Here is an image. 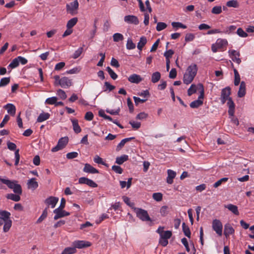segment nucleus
Wrapping results in <instances>:
<instances>
[{
  "mask_svg": "<svg viewBox=\"0 0 254 254\" xmlns=\"http://www.w3.org/2000/svg\"><path fill=\"white\" fill-rule=\"evenodd\" d=\"M10 213L5 210H0V219L3 220V221L10 220Z\"/></svg>",
  "mask_w": 254,
  "mask_h": 254,
  "instance_id": "25",
  "label": "nucleus"
},
{
  "mask_svg": "<svg viewBox=\"0 0 254 254\" xmlns=\"http://www.w3.org/2000/svg\"><path fill=\"white\" fill-rule=\"evenodd\" d=\"M64 208H57L54 210V213L55 215L54 217L55 220H57L59 218L68 216L69 213L63 210Z\"/></svg>",
  "mask_w": 254,
  "mask_h": 254,
  "instance_id": "12",
  "label": "nucleus"
},
{
  "mask_svg": "<svg viewBox=\"0 0 254 254\" xmlns=\"http://www.w3.org/2000/svg\"><path fill=\"white\" fill-rule=\"evenodd\" d=\"M197 90L199 91L198 84L197 85L192 84L188 90V95L190 96L195 93Z\"/></svg>",
  "mask_w": 254,
  "mask_h": 254,
  "instance_id": "29",
  "label": "nucleus"
},
{
  "mask_svg": "<svg viewBox=\"0 0 254 254\" xmlns=\"http://www.w3.org/2000/svg\"><path fill=\"white\" fill-rule=\"evenodd\" d=\"M128 159V157L127 155H123L116 158V163L118 164L121 165L125 161H127Z\"/></svg>",
  "mask_w": 254,
  "mask_h": 254,
  "instance_id": "31",
  "label": "nucleus"
},
{
  "mask_svg": "<svg viewBox=\"0 0 254 254\" xmlns=\"http://www.w3.org/2000/svg\"><path fill=\"white\" fill-rule=\"evenodd\" d=\"M236 29V26L230 25L225 28V30L224 31V33L227 34H230L232 33H234V32L235 31Z\"/></svg>",
  "mask_w": 254,
  "mask_h": 254,
  "instance_id": "43",
  "label": "nucleus"
},
{
  "mask_svg": "<svg viewBox=\"0 0 254 254\" xmlns=\"http://www.w3.org/2000/svg\"><path fill=\"white\" fill-rule=\"evenodd\" d=\"M129 124L134 129H138L140 127L141 124L140 122H135L134 121H130Z\"/></svg>",
  "mask_w": 254,
  "mask_h": 254,
  "instance_id": "49",
  "label": "nucleus"
},
{
  "mask_svg": "<svg viewBox=\"0 0 254 254\" xmlns=\"http://www.w3.org/2000/svg\"><path fill=\"white\" fill-rule=\"evenodd\" d=\"M4 108L7 110V113L12 116H14L16 112L15 106L10 103L7 104L4 106Z\"/></svg>",
  "mask_w": 254,
  "mask_h": 254,
  "instance_id": "21",
  "label": "nucleus"
},
{
  "mask_svg": "<svg viewBox=\"0 0 254 254\" xmlns=\"http://www.w3.org/2000/svg\"><path fill=\"white\" fill-rule=\"evenodd\" d=\"M198 68L195 64H190L187 68L183 77V82L186 84H190L196 75Z\"/></svg>",
  "mask_w": 254,
  "mask_h": 254,
  "instance_id": "2",
  "label": "nucleus"
},
{
  "mask_svg": "<svg viewBox=\"0 0 254 254\" xmlns=\"http://www.w3.org/2000/svg\"><path fill=\"white\" fill-rule=\"evenodd\" d=\"M234 72L235 76L234 84L235 86H238L240 83V75L236 69H234Z\"/></svg>",
  "mask_w": 254,
  "mask_h": 254,
  "instance_id": "36",
  "label": "nucleus"
},
{
  "mask_svg": "<svg viewBox=\"0 0 254 254\" xmlns=\"http://www.w3.org/2000/svg\"><path fill=\"white\" fill-rule=\"evenodd\" d=\"M147 43L146 38L144 36L140 37L139 42L137 43V48L140 50L142 51L143 47Z\"/></svg>",
  "mask_w": 254,
  "mask_h": 254,
  "instance_id": "28",
  "label": "nucleus"
},
{
  "mask_svg": "<svg viewBox=\"0 0 254 254\" xmlns=\"http://www.w3.org/2000/svg\"><path fill=\"white\" fill-rule=\"evenodd\" d=\"M198 88L200 95L198 97L197 99L201 100L203 99L204 94V87L202 84L198 83Z\"/></svg>",
  "mask_w": 254,
  "mask_h": 254,
  "instance_id": "41",
  "label": "nucleus"
},
{
  "mask_svg": "<svg viewBox=\"0 0 254 254\" xmlns=\"http://www.w3.org/2000/svg\"><path fill=\"white\" fill-rule=\"evenodd\" d=\"M128 80L131 83L137 84L142 80V78L139 75L132 74L128 77Z\"/></svg>",
  "mask_w": 254,
  "mask_h": 254,
  "instance_id": "17",
  "label": "nucleus"
},
{
  "mask_svg": "<svg viewBox=\"0 0 254 254\" xmlns=\"http://www.w3.org/2000/svg\"><path fill=\"white\" fill-rule=\"evenodd\" d=\"M229 57L236 63L240 64L241 63V60L240 58V53L239 51L235 50H229L228 51Z\"/></svg>",
  "mask_w": 254,
  "mask_h": 254,
  "instance_id": "9",
  "label": "nucleus"
},
{
  "mask_svg": "<svg viewBox=\"0 0 254 254\" xmlns=\"http://www.w3.org/2000/svg\"><path fill=\"white\" fill-rule=\"evenodd\" d=\"M203 104V101L199 99H197L190 103V107L191 108H197Z\"/></svg>",
  "mask_w": 254,
  "mask_h": 254,
  "instance_id": "32",
  "label": "nucleus"
},
{
  "mask_svg": "<svg viewBox=\"0 0 254 254\" xmlns=\"http://www.w3.org/2000/svg\"><path fill=\"white\" fill-rule=\"evenodd\" d=\"M78 153L76 152H71L66 154V158L68 159H72L76 158L78 156Z\"/></svg>",
  "mask_w": 254,
  "mask_h": 254,
  "instance_id": "61",
  "label": "nucleus"
},
{
  "mask_svg": "<svg viewBox=\"0 0 254 254\" xmlns=\"http://www.w3.org/2000/svg\"><path fill=\"white\" fill-rule=\"evenodd\" d=\"M172 233L170 231H166L160 236L159 239V244L163 246H166L168 244V240L172 236Z\"/></svg>",
  "mask_w": 254,
  "mask_h": 254,
  "instance_id": "8",
  "label": "nucleus"
},
{
  "mask_svg": "<svg viewBox=\"0 0 254 254\" xmlns=\"http://www.w3.org/2000/svg\"><path fill=\"white\" fill-rule=\"evenodd\" d=\"M94 162L98 164H102L106 165V164L104 162L103 159L99 157L98 155H96L93 159Z\"/></svg>",
  "mask_w": 254,
  "mask_h": 254,
  "instance_id": "54",
  "label": "nucleus"
},
{
  "mask_svg": "<svg viewBox=\"0 0 254 254\" xmlns=\"http://www.w3.org/2000/svg\"><path fill=\"white\" fill-rule=\"evenodd\" d=\"M171 24L173 28H182L183 29L187 28L186 25H185L179 22H172Z\"/></svg>",
  "mask_w": 254,
  "mask_h": 254,
  "instance_id": "47",
  "label": "nucleus"
},
{
  "mask_svg": "<svg viewBox=\"0 0 254 254\" xmlns=\"http://www.w3.org/2000/svg\"><path fill=\"white\" fill-rule=\"evenodd\" d=\"M12 226V221L10 220H7V221H4V225L3 227V231L5 233L8 232Z\"/></svg>",
  "mask_w": 254,
  "mask_h": 254,
  "instance_id": "34",
  "label": "nucleus"
},
{
  "mask_svg": "<svg viewBox=\"0 0 254 254\" xmlns=\"http://www.w3.org/2000/svg\"><path fill=\"white\" fill-rule=\"evenodd\" d=\"M113 41L115 42L122 41L124 40V36L119 33H116L113 35Z\"/></svg>",
  "mask_w": 254,
  "mask_h": 254,
  "instance_id": "40",
  "label": "nucleus"
},
{
  "mask_svg": "<svg viewBox=\"0 0 254 254\" xmlns=\"http://www.w3.org/2000/svg\"><path fill=\"white\" fill-rule=\"evenodd\" d=\"M0 182L6 185L9 189L13 190L16 194L9 193L6 196V198L14 201H18L20 200V194L22 193V189L20 185L17 184L16 181H11L7 179H3L0 177Z\"/></svg>",
  "mask_w": 254,
  "mask_h": 254,
  "instance_id": "1",
  "label": "nucleus"
},
{
  "mask_svg": "<svg viewBox=\"0 0 254 254\" xmlns=\"http://www.w3.org/2000/svg\"><path fill=\"white\" fill-rule=\"evenodd\" d=\"M78 183L80 184H86L92 188L97 187V184L93 181L85 177L80 178L78 180Z\"/></svg>",
  "mask_w": 254,
  "mask_h": 254,
  "instance_id": "14",
  "label": "nucleus"
},
{
  "mask_svg": "<svg viewBox=\"0 0 254 254\" xmlns=\"http://www.w3.org/2000/svg\"><path fill=\"white\" fill-rule=\"evenodd\" d=\"M216 46L220 49L223 48L228 45V41L225 39H218L216 41Z\"/></svg>",
  "mask_w": 254,
  "mask_h": 254,
  "instance_id": "23",
  "label": "nucleus"
},
{
  "mask_svg": "<svg viewBox=\"0 0 254 254\" xmlns=\"http://www.w3.org/2000/svg\"><path fill=\"white\" fill-rule=\"evenodd\" d=\"M19 64V63L18 60L17 59V57L13 59L10 64H9V66L11 68H14L17 67Z\"/></svg>",
  "mask_w": 254,
  "mask_h": 254,
  "instance_id": "57",
  "label": "nucleus"
},
{
  "mask_svg": "<svg viewBox=\"0 0 254 254\" xmlns=\"http://www.w3.org/2000/svg\"><path fill=\"white\" fill-rule=\"evenodd\" d=\"M54 78L55 80L54 84L56 86L60 85L62 88H66L72 85L71 80L66 77L60 78L59 75H56Z\"/></svg>",
  "mask_w": 254,
  "mask_h": 254,
  "instance_id": "3",
  "label": "nucleus"
},
{
  "mask_svg": "<svg viewBox=\"0 0 254 254\" xmlns=\"http://www.w3.org/2000/svg\"><path fill=\"white\" fill-rule=\"evenodd\" d=\"M104 85L106 87V89L104 90V91H106L108 90L109 91H111L115 88V86L111 85L109 82H105L104 83Z\"/></svg>",
  "mask_w": 254,
  "mask_h": 254,
  "instance_id": "60",
  "label": "nucleus"
},
{
  "mask_svg": "<svg viewBox=\"0 0 254 254\" xmlns=\"http://www.w3.org/2000/svg\"><path fill=\"white\" fill-rule=\"evenodd\" d=\"M76 250L73 247H67L64 249L61 254H73L75 253Z\"/></svg>",
  "mask_w": 254,
  "mask_h": 254,
  "instance_id": "38",
  "label": "nucleus"
},
{
  "mask_svg": "<svg viewBox=\"0 0 254 254\" xmlns=\"http://www.w3.org/2000/svg\"><path fill=\"white\" fill-rule=\"evenodd\" d=\"M152 197L155 200L160 201L162 199L163 195L160 192H155L153 194Z\"/></svg>",
  "mask_w": 254,
  "mask_h": 254,
  "instance_id": "53",
  "label": "nucleus"
},
{
  "mask_svg": "<svg viewBox=\"0 0 254 254\" xmlns=\"http://www.w3.org/2000/svg\"><path fill=\"white\" fill-rule=\"evenodd\" d=\"M211 12L215 14H219L222 12V7L221 6H214Z\"/></svg>",
  "mask_w": 254,
  "mask_h": 254,
  "instance_id": "55",
  "label": "nucleus"
},
{
  "mask_svg": "<svg viewBox=\"0 0 254 254\" xmlns=\"http://www.w3.org/2000/svg\"><path fill=\"white\" fill-rule=\"evenodd\" d=\"M231 94V88L229 87H226L223 88L221 93L220 100L222 104H224L227 100H229Z\"/></svg>",
  "mask_w": 254,
  "mask_h": 254,
  "instance_id": "10",
  "label": "nucleus"
},
{
  "mask_svg": "<svg viewBox=\"0 0 254 254\" xmlns=\"http://www.w3.org/2000/svg\"><path fill=\"white\" fill-rule=\"evenodd\" d=\"M246 94V83L244 81H242L240 83V86L239 91L238 92V96L242 98Z\"/></svg>",
  "mask_w": 254,
  "mask_h": 254,
  "instance_id": "20",
  "label": "nucleus"
},
{
  "mask_svg": "<svg viewBox=\"0 0 254 254\" xmlns=\"http://www.w3.org/2000/svg\"><path fill=\"white\" fill-rule=\"evenodd\" d=\"M112 170L118 174H122L123 173V169L119 166L114 165L112 166Z\"/></svg>",
  "mask_w": 254,
  "mask_h": 254,
  "instance_id": "63",
  "label": "nucleus"
},
{
  "mask_svg": "<svg viewBox=\"0 0 254 254\" xmlns=\"http://www.w3.org/2000/svg\"><path fill=\"white\" fill-rule=\"evenodd\" d=\"M224 207L228 209L230 211L236 215H239V212L237 206L233 204H228L224 205Z\"/></svg>",
  "mask_w": 254,
  "mask_h": 254,
  "instance_id": "19",
  "label": "nucleus"
},
{
  "mask_svg": "<svg viewBox=\"0 0 254 254\" xmlns=\"http://www.w3.org/2000/svg\"><path fill=\"white\" fill-rule=\"evenodd\" d=\"M10 82V77H4L0 80V87L5 86Z\"/></svg>",
  "mask_w": 254,
  "mask_h": 254,
  "instance_id": "51",
  "label": "nucleus"
},
{
  "mask_svg": "<svg viewBox=\"0 0 254 254\" xmlns=\"http://www.w3.org/2000/svg\"><path fill=\"white\" fill-rule=\"evenodd\" d=\"M226 5L230 7L237 8L239 6L238 2L235 0H229L227 2Z\"/></svg>",
  "mask_w": 254,
  "mask_h": 254,
  "instance_id": "46",
  "label": "nucleus"
},
{
  "mask_svg": "<svg viewBox=\"0 0 254 254\" xmlns=\"http://www.w3.org/2000/svg\"><path fill=\"white\" fill-rule=\"evenodd\" d=\"M83 171L90 174H96L99 173V171L92 166L89 164H85L83 168Z\"/></svg>",
  "mask_w": 254,
  "mask_h": 254,
  "instance_id": "16",
  "label": "nucleus"
},
{
  "mask_svg": "<svg viewBox=\"0 0 254 254\" xmlns=\"http://www.w3.org/2000/svg\"><path fill=\"white\" fill-rule=\"evenodd\" d=\"M35 178H32L28 180L27 182L28 188L29 189L35 190L38 187V183L36 182Z\"/></svg>",
  "mask_w": 254,
  "mask_h": 254,
  "instance_id": "22",
  "label": "nucleus"
},
{
  "mask_svg": "<svg viewBox=\"0 0 254 254\" xmlns=\"http://www.w3.org/2000/svg\"><path fill=\"white\" fill-rule=\"evenodd\" d=\"M134 211L136 216L143 221H151L146 210L139 208H134Z\"/></svg>",
  "mask_w": 254,
  "mask_h": 254,
  "instance_id": "5",
  "label": "nucleus"
},
{
  "mask_svg": "<svg viewBox=\"0 0 254 254\" xmlns=\"http://www.w3.org/2000/svg\"><path fill=\"white\" fill-rule=\"evenodd\" d=\"M58 98L56 97L48 98L46 100L45 103L49 105H55Z\"/></svg>",
  "mask_w": 254,
  "mask_h": 254,
  "instance_id": "48",
  "label": "nucleus"
},
{
  "mask_svg": "<svg viewBox=\"0 0 254 254\" xmlns=\"http://www.w3.org/2000/svg\"><path fill=\"white\" fill-rule=\"evenodd\" d=\"M136 45L132 42V39L130 38H128L127 40L126 48L127 50H133L135 48Z\"/></svg>",
  "mask_w": 254,
  "mask_h": 254,
  "instance_id": "37",
  "label": "nucleus"
},
{
  "mask_svg": "<svg viewBox=\"0 0 254 254\" xmlns=\"http://www.w3.org/2000/svg\"><path fill=\"white\" fill-rule=\"evenodd\" d=\"M195 36L192 33H187L185 36V41L187 42L192 41L194 40Z\"/></svg>",
  "mask_w": 254,
  "mask_h": 254,
  "instance_id": "58",
  "label": "nucleus"
},
{
  "mask_svg": "<svg viewBox=\"0 0 254 254\" xmlns=\"http://www.w3.org/2000/svg\"><path fill=\"white\" fill-rule=\"evenodd\" d=\"M124 21L128 24L138 25L139 20L137 16L133 15H128L124 17Z\"/></svg>",
  "mask_w": 254,
  "mask_h": 254,
  "instance_id": "13",
  "label": "nucleus"
},
{
  "mask_svg": "<svg viewBox=\"0 0 254 254\" xmlns=\"http://www.w3.org/2000/svg\"><path fill=\"white\" fill-rule=\"evenodd\" d=\"M50 117V114L48 113L43 112L38 116L37 122L39 123L43 122L48 120Z\"/></svg>",
  "mask_w": 254,
  "mask_h": 254,
  "instance_id": "26",
  "label": "nucleus"
},
{
  "mask_svg": "<svg viewBox=\"0 0 254 254\" xmlns=\"http://www.w3.org/2000/svg\"><path fill=\"white\" fill-rule=\"evenodd\" d=\"M167 175L168 176L166 179L167 183L169 184H172L173 183V179L176 176V173L171 169H169L167 170Z\"/></svg>",
  "mask_w": 254,
  "mask_h": 254,
  "instance_id": "18",
  "label": "nucleus"
},
{
  "mask_svg": "<svg viewBox=\"0 0 254 254\" xmlns=\"http://www.w3.org/2000/svg\"><path fill=\"white\" fill-rule=\"evenodd\" d=\"M78 6L79 3L77 0H75L66 4V11L71 15H76L78 12Z\"/></svg>",
  "mask_w": 254,
  "mask_h": 254,
  "instance_id": "4",
  "label": "nucleus"
},
{
  "mask_svg": "<svg viewBox=\"0 0 254 254\" xmlns=\"http://www.w3.org/2000/svg\"><path fill=\"white\" fill-rule=\"evenodd\" d=\"M237 34L241 37L246 38L248 35L245 32L243 29L241 28H239L237 31Z\"/></svg>",
  "mask_w": 254,
  "mask_h": 254,
  "instance_id": "56",
  "label": "nucleus"
},
{
  "mask_svg": "<svg viewBox=\"0 0 254 254\" xmlns=\"http://www.w3.org/2000/svg\"><path fill=\"white\" fill-rule=\"evenodd\" d=\"M234 233V229L229 224H226L224 227V235L225 236L228 237Z\"/></svg>",
  "mask_w": 254,
  "mask_h": 254,
  "instance_id": "24",
  "label": "nucleus"
},
{
  "mask_svg": "<svg viewBox=\"0 0 254 254\" xmlns=\"http://www.w3.org/2000/svg\"><path fill=\"white\" fill-rule=\"evenodd\" d=\"M167 24L164 22H158L156 26V30L157 31H160L167 27Z\"/></svg>",
  "mask_w": 254,
  "mask_h": 254,
  "instance_id": "50",
  "label": "nucleus"
},
{
  "mask_svg": "<svg viewBox=\"0 0 254 254\" xmlns=\"http://www.w3.org/2000/svg\"><path fill=\"white\" fill-rule=\"evenodd\" d=\"M161 78V74L159 72L156 71L152 74L151 76V81L153 83H156Z\"/></svg>",
  "mask_w": 254,
  "mask_h": 254,
  "instance_id": "35",
  "label": "nucleus"
},
{
  "mask_svg": "<svg viewBox=\"0 0 254 254\" xmlns=\"http://www.w3.org/2000/svg\"><path fill=\"white\" fill-rule=\"evenodd\" d=\"M212 227L219 236L222 235L223 225L219 220L216 219L213 220L212 223Z\"/></svg>",
  "mask_w": 254,
  "mask_h": 254,
  "instance_id": "7",
  "label": "nucleus"
},
{
  "mask_svg": "<svg viewBox=\"0 0 254 254\" xmlns=\"http://www.w3.org/2000/svg\"><path fill=\"white\" fill-rule=\"evenodd\" d=\"M68 142V138L67 136L61 138L56 146L52 148L51 151L53 152L58 151L64 148Z\"/></svg>",
  "mask_w": 254,
  "mask_h": 254,
  "instance_id": "6",
  "label": "nucleus"
},
{
  "mask_svg": "<svg viewBox=\"0 0 254 254\" xmlns=\"http://www.w3.org/2000/svg\"><path fill=\"white\" fill-rule=\"evenodd\" d=\"M83 51V47L79 48L77 50H76L73 53L72 58L74 59H76L78 58L82 54Z\"/></svg>",
  "mask_w": 254,
  "mask_h": 254,
  "instance_id": "44",
  "label": "nucleus"
},
{
  "mask_svg": "<svg viewBox=\"0 0 254 254\" xmlns=\"http://www.w3.org/2000/svg\"><path fill=\"white\" fill-rule=\"evenodd\" d=\"M72 126H73V129L74 131L76 133H78L81 132V129L80 127V126L78 125V121L76 119H73L71 120Z\"/></svg>",
  "mask_w": 254,
  "mask_h": 254,
  "instance_id": "27",
  "label": "nucleus"
},
{
  "mask_svg": "<svg viewBox=\"0 0 254 254\" xmlns=\"http://www.w3.org/2000/svg\"><path fill=\"white\" fill-rule=\"evenodd\" d=\"M228 180V178H223L220 179L219 180H218V181H217L216 182H215L213 185V187L214 188H216L218 187H219V186H220L223 182H225L227 181Z\"/></svg>",
  "mask_w": 254,
  "mask_h": 254,
  "instance_id": "59",
  "label": "nucleus"
},
{
  "mask_svg": "<svg viewBox=\"0 0 254 254\" xmlns=\"http://www.w3.org/2000/svg\"><path fill=\"white\" fill-rule=\"evenodd\" d=\"M59 201V198L55 196H50L45 200V204L48 207L54 208Z\"/></svg>",
  "mask_w": 254,
  "mask_h": 254,
  "instance_id": "15",
  "label": "nucleus"
},
{
  "mask_svg": "<svg viewBox=\"0 0 254 254\" xmlns=\"http://www.w3.org/2000/svg\"><path fill=\"white\" fill-rule=\"evenodd\" d=\"M168 206L164 205L161 207L160 208V212L162 216H166L168 213Z\"/></svg>",
  "mask_w": 254,
  "mask_h": 254,
  "instance_id": "62",
  "label": "nucleus"
},
{
  "mask_svg": "<svg viewBox=\"0 0 254 254\" xmlns=\"http://www.w3.org/2000/svg\"><path fill=\"white\" fill-rule=\"evenodd\" d=\"M57 94L60 97L61 99L64 100L66 98L67 96L65 92L62 89H59L57 90Z\"/></svg>",
  "mask_w": 254,
  "mask_h": 254,
  "instance_id": "52",
  "label": "nucleus"
},
{
  "mask_svg": "<svg viewBox=\"0 0 254 254\" xmlns=\"http://www.w3.org/2000/svg\"><path fill=\"white\" fill-rule=\"evenodd\" d=\"M106 70L109 73L111 77L113 79L115 80L118 78L117 74L111 69L109 66L106 67Z\"/></svg>",
  "mask_w": 254,
  "mask_h": 254,
  "instance_id": "42",
  "label": "nucleus"
},
{
  "mask_svg": "<svg viewBox=\"0 0 254 254\" xmlns=\"http://www.w3.org/2000/svg\"><path fill=\"white\" fill-rule=\"evenodd\" d=\"M47 215H48V211H47V208H46L44 210L42 215L38 219V220L37 221V223H41L45 218H46L47 217Z\"/></svg>",
  "mask_w": 254,
  "mask_h": 254,
  "instance_id": "45",
  "label": "nucleus"
},
{
  "mask_svg": "<svg viewBox=\"0 0 254 254\" xmlns=\"http://www.w3.org/2000/svg\"><path fill=\"white\" fill-rule=\"evenodd\" d=\"M134 139V137H131L129 138H126L121 140V141L118 144V145L117 146V150H120L125 144L126 143H127V141H129L132 139Z\"/></svg>",
  "mask_w": 254,
  "mask_h": 254,
  "instance_id": "30",
  "label": "nucleus"
},
{
  "mask_svg": "<svg viewBox=\"0 0 254 254\" xmlns=\"http://www.w3.org/2000/svg\"><path fill=\"white\" fill-rule=\"evenodd\" d=\"M183 231L186 236L188 238L190 237L191 233L190 230V228L188 226H187L185 223H183L182 224Z\"/></svg>",
  "mask_w": 254,
  "mask_h": 254,
  "instance_id": "39",
  "label": "nucleus"
},
{
  "mask_svg": "<svg viewBox=\"0 0 254 254\" xmlns=\"http://www.w3.org/2000/svg\"><path fill=\"white\" fill-rule=\"evenodd\" d=\"M72 245L75 249H82L90 247L91 245V243L88 241L78 240L74 241Z\"/></svg>",
  "mask_w": 254,
  "mask_h": 254,
  "instance_id": "11",
  "label": "nucleus"
},
{
  "mask_svg": "<svg viewBox=\"0 0 254 254\" xmlns=\"http://www.w3.org/2000/svg\"><path fill=\"white\" fill-rule=\"evenodd\" d=\"M65 64L64 62H60L58 63L55 65V70L57 71L60 70L65 66Z\"/></svg>",
  "mask_w": 254,
  "mask_h": 254,
  "instance_id": "64",
  "label": "nucleus"
},
{
  "mask_svg": "<svg viewBox=\"0 0 254 254\" xmlns=\"http://www.w3.org/2000/svg\"><path fill=\"white\" fill-rule=\"evenodd\" d=\"M78 18L77 17H73L69 20L66 24L67 28H72L77 22Z\"/></svg>",
  "mask_w": 254,
  "mask_h": 254,
  "instance_id": "33",
  "label": "nucleus"
}]
</instances>
